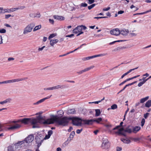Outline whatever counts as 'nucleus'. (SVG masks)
<instances>
[{
    "label": "nucleus",
    "mask_w": 151,
    "mask_h": 151,
    "mask_svg": "<svg viewBox=\"0 0 151 151\" xmlns=\"http://www.w3.org/2000/svg\"><path fill=\"white\" fill-rule=\"evenodd\" d=\"M96 4H93L92 5L88 6V8L89 10H90L92 9L93 8L95 5Z\"/></svg>",
    "instance_id": "obj_39"
},
{
    "label": "nucleus",
    "mask_w": 151,
    "mask_h": 151,
    "mask_svg": "<svg viewBox=\"0 0 151 151\" xmlns=\"http://www.w3.org/2000/svg\"><path fill=\"white\" fill-rule=\"evenodd\" d=\"M10 83V80H7L5 81H2V84Z\"/></svg>",
    "instance_id": "obj_48"
},
{
    "label": "nucleus",
    "mask_w": 151,
    "mask_h": 151,
    "mask_svg": "<svg viewBox=\"0 0 151 151\" xmlns=\"http://www.w3.org/2000/svg\"><path fill=\"white\" fill-rule=\"evenodd\" d=\"M150 115V114L148 113H147L144 114V117L145 119H147Z\"/></svg>",
    "instance_id": "obj_42"
},
{
    "label": "nucleus",
    "mask_w": 151,
    "mask_h": 151,
    "mask_svg": "<svg viewBox=\"0 0 151 151\" xmlns=\"http://www.w3.org/2000/svg\"><path fill=\"white\" fill-rule=\"evenodd\" d=\"M150 12V10H147V11H146L144 12H142V14H145L147 13H148V12Z\"/></svg>",
    "instance_id": "obj_59"
},
{
    "label": "nucleus",
    "mask_w": 151,
    "mask_h": 151,
    "mask_svg": "<svg viewBox=\"0 0 151 151\" xmlns=\"http://www.w3.org/2000/svg\"><path fill=\"white\" fill-rule=\"evenodd\" d=\"M123 123V122H121L120 123L119 125L116 126L115 127H114V128L113 129V130H115L116 129H118L119 128H120V127H121V126H122Z\"/></svg>",
    "instance_id": "obj_27"
},
{
    "label": "nucleus",
    "mask_w": 151,
    "mask_h": 151,
    "mask_svg": "<svg viewBox=\"0 0 151 151\" xmlns=\"http://www.w3.org/2000/svg\"><path fill=\"white\" fill-rule=\"evenodd\" d=\"M6 32V30L4 29H0V33H4Z\"/></svg>",
    "instance_id": "obj_44"
},
{
    "label": "nucleus",
    "mask_w": 151,
    "mask_h": 151,
    "mask_svg": "<svg viewBox=\"0 0 151 151\" xmlns=\"http://www.w3.org/2000/svg\"><path fill=\"white\" fill-rule=\"evenodd\" d=\"M145 106L147 108H149L151 106V100H148L146 102Z\"/></svg>",
    "instance_id": "obj_21"
},
{
    "label": "nucleus",
    "mask_w": 151,
    "mask_h": 151,
    "mask_svg": "<svg viewBox=\"0 0 151 151\" xmlns=\"http://www.w3.org/2000/svg\"><path fill=\"white\" fill-rule=\"evenodd\" d=\"M24 143V141H19L17 143H15L13 145L14 146V148L17 151H19L20 150L21 145Z\"/></svg>",
    "instance_id": "obj_10"
},
{
    "label": "nucleus",
    "mask_w": 151,
    "mask_h": 151,
    "mask_svg": "<svg viewBox=\"0 0 151 151\" xmlns=\"http://www.w3.org/2000/svg\"><path fill=\"white\" fill-rule=\"evenodd\" d=\"M56 35L54 33L50 35L48 37V38L49 39H50L52 38L55 37Z\"/></svg>",
    "instance_id": "obj_38"
},
{
    "label": "nucleus",
    "mask_w": 151,
    "mask_h": 151,
    "mask_svg": "<svg viewBox=\"0 0 151 151\" xmlns=\"http://www.w3.org/2000/svg\"><path fill=\"white\" fill-rule=\"evenodd\" d=\"M149 96H147L145 98L141 99L140 100V103H144L149 99Z\"/></svg>",
    "instance_id": "obj_22"
},
{
    "label": "nucleus",
    "mask_w": 151,
    "mask_h": 151,
    "mask_svg": "<svg viewBox=\"0 0 151 151\" xmlns=\"http://www.w3.org/2000/svg\"><path fill=\"white\" fill-rule=\"evenodd\" d=\"M145 122V119L143 118L142 119L141 122V125L142 127H143L144 124Z\"/></svg>",
    "instance_id": "obj_35"
},
{
    "label": "nucleus",
    "mask_w": 151,
    "mask_h": 151,
    "mask_svg": "<svg viewBox=\"0 0 151 151\" xmlns=\"http://www.w3.org/2000/svg\"><path fill=\"white\" fill-rule=\"evenodd\" d=\"M145 83V81H142V82H140L138 84V86L139 87H140L142 86Z\"/></svg>",
    "instance_id": "obj_43"
},
{
    "label": "nucleus",
    "mask_w": 151,
    "mask_h": 151,
    "mask_svg": "<svg viewBox=\"0 0 151 151\" xmlns=\"http://www.w3.org/2000/svg\"><path fill=\"white\" fill-rule=\"evenodd\" d=\"M13 11H14V10H12L11 9H3L4 14L5 13H6V12L9 13V12H13Z\"/></svg>",
    "instance_id": "obj_26"
},
{
    "label": "nucleus",
    "mask_w": 151,
    "mask_h": 151,
    "mask_svg": "<svg viewBox=\"0 0 151 151\" xmlns=\"http://www.w3.org/2000/svg\"><path fill=\"white\" fill-rule=\"evenodd\" d=\"M76 113V111L74 109H71L69 110L68 111V114H73Z\"/></svg>",
    "instance_id": "obj_23"
},
{
    "label": "nucleus",
    "mask_w": 151,
    "mask_h": 151,
    "mask_svg": "<svg viewBox=\"0 0 151 151\" xmlns=\"http://www.w3.org/2000/svg\"><path fill=\"white\" fill-rule=\"evenodd\" d=\"M41 28V25H39L37 26H36L33 29V31L35 32L36 31V30L40 29Z\"/></svg>",
    "instance_id": "obj_33"
},
{
    "label": "nucleus",
    "mask_w": 151,
    "mask_h": 151,
    "mask_svg": "<svg viewBox=\"0 0 151 151\" xmlns=\"http://www.w3.org/2000/svg\"><path fill=\"white\" fill-rule=\"evenodd\" d=\"M75 135V132L74 131H72L70 134V139L71 138L72 139H73Z\"/></svg>",
    "instance_id": "obj_34"
},
{
    "label": "nucleus",
    "mask_w": 151,
    "mask_h": 151,
    "mask_svg": "<svg viewBox=\"0 0 151 151\" xmlns=\"http://www.w3.org/2000/svg\"><path fill=\"white\" fill-rule=\"evenodd\" d=\"M41 16V15L40 13H37L36 14V15L34 16V17H40Z\"/></svg>",
    "instance_id": "obj_57"
},
{
    "label": "nucleus",
    "mask_w": 151,
    "mask_h": 151,
    "mask_svg": "<svg viewBox=\"0 0 151 151\" xmlns=\"http://www.w3.org/2000/svg\"><path fill=\"white\" fill-rule=\"evenodd\" d=\"M43 138L40 135H38L35 138L36 143L37 144V147L39 148L41 145Z\"/></svg>",
    "instance_id": "obj_6"
},
{
    "label": "nucleus",
    "mask_w": 151,
    "mask_h": 151,
    "mask_svg": "<svg viewBox=\"0 0 151 151\" xmlns=\"http://www.w3.org/2000/svg\"><path fill=\"white\" fill-rule=\"evenodd\" d=\"M137 81H135L134 82H133L132 83H129L128 84H127L125 86L126 87H127V86H131V85L134 84H135V83H137Z\"/></svg>",
    "instance_id": "obj_37"
},
{
    "label": "nucleus",
    "mask_w": 151,
    "mask_h": 151,
    "mask_svg": "<svg viewBox=\"0 0 151 151\" xmlns=\"http://www.w3.org/2000/svg\"><path fill=\"white\" fill-rule=\"evenodd\" d=\"M27 79V78L26 77V78H17V79H12V80H10V83L22 81L25 80L26 79Z\"/></svg>",
    "instance_id": "obj_14"
},
{
    "label": "nucleus",
    "mask_w": 151,
    "mask_h": 151,
    "mask_svg": "<svg viewBox=\"0 0 151 151\" xmlns=\"http://www.w3.org/2000/svg\"><path fill=\"white\" fill-rule=\"evenodd\" d=\"M110 147V143L107 140H103L101 145V147L103 149H106Z\"/></svg>",
    "instance_id": "obj_7"
},
{
    "label": "nucleus",
    "mask_w": 151,
    "mask_h": 151,
    "mask_svg": "<svg viewBox=\"0 0 151 151\" xmlns=\"http://www.w3.org/2000/svg\"><path fill=\"white\" fill-rule=\"evenodd\" d=\"M110 32L111 35L115 36H118L120 34V30L118 28L114 29L111 30Z\"/></svg>",
    "instance_id": "obj_11"
},
{
    "label": "nucleus",
    "mask_w": 151,
    "mask_h": 151,
    "mask_svg": "<svg viewBox=\"0 0 151 151\" xmlns=\"http://www.w3.org/2000/svg\"><path fill=\"white\" fill-rule=\"evenodd\" d=\"M87 6V4L86 3H82L81 4V6L82 7H86Z\"/></svg>",
    "instance_id": "obj_51"
},
{
    "label": "nucleus",
    "mask_w": 151,
    "mask_h": 151,
    "mask_svg": "<svg viewBox=\"0 0 151 151\" xmlns=\"http://www.w3.org/2000/svg\"><path fill=\"white\" fill-rule=\"evenodd\" d=\"M18 8H19V9H23L25 8V6H19L18 7Z\"/></svg>",
    "instance_id": "obj_58"
},
{
    "label": "nucleus",
    "mask_w": 151,
    "mask_h": 151,
    "mask_svg": "<svg viewBox=\"0 0 151 151\" xmlns=\"http://www.w3.org/2000/svg\"><path fill=\"white\" fill-rule=\"evenodd\" d=\"M120 34L124 36H126L128 35L129 33V31L128 30H120Z\"/></svg>",
    "instance_id": "obj_18"
},
{
    "label": "nucleus",
    "mask_w": 151,
    "mask_h": 151,
    "mask_svg": "<svg viewBox=\"0 0 151 151\" xmlns=\"http://www.w3.org/2000/svg\"><path fill=\"white\" fill-rule=\"evenodd\" d=\"M11 99L9 98L2 101H0V104L3 105L8 103H10L12 101Z\"/></svg>",
    "instance_id": "obj_19"
},
{
    "label": "nucleus",
    "mask_w": 151,
    "mask_h": 151,
    "mask_svg": "<svg viewBox=\"0 0 151 151\" xmlns=\"http://www.w3.org/2000/svg\"><path fill=\"white\" fill-rule=\"evenodd\" d=\"M35 26V23L33 22L31 23L28 24L24 28L23 31V34H26L31 32Z\"/></svg>",
    "instance_id": "obj_5"
},
{
    "label": "nucleus",
    "mask_w": 151,
    "mask_h": 151,
    "mask_svg": "<svg viewBox=\"0 0 151 151\" xmlns=\"http://www.w3.org/2000/svg\"><path fill=\"white\" fill-rule=\"evenodd\" d=\"M51 96H52V95H50V96H48L46 97H45L44 98L41 99L39 101L37 102H36L34 103L33 104L34 105L39 104H40L44 102L46 100L50 99L51 97Z\"/></svg>",
    "instance_id": "obj_13"
},
{
    "label": "nucleus",
    "mask_w": 151,
    "mask_h": 151,
    "mask_svg": "<svg viewBox=\"0 0 151 151\" xmlns=\"http://www.w3.org/2000/svg\"><path fill=\"white\" fill-rule=\"evenodd\" d=\"M34 139V137L33 134H31L27 137L25 139L23 140L24 143L26 142L27 143H29L31 142Z\"/></svg>",
    "instance_id": "obj_9"
},
{
    "label": "nucleus",
    "mask_w": 151,
    "mask_h": 151,
    "mask_svg": "<svg viewBox=\"0 0 151 151\" xmlns=\"http://www.w3.org/2000/svg\"><path fill=\"white\" fill-rule=\"evenodd\" d=\"M102 120V119L101 118H98L96 119H93V122H96L98 123H99V122L101 121Z\"/></svg>",
    "instance_id": "obj_30"
},
{
    "label": "nucleus",
    "mask_w": 151,
    "mask_h": 151,
    "mask_svg": "<svg viewBox=\"0 0 151 151\" xmlns=\"http://www.w3.org/2000/svg\"><path fill=\"white\" fill-rule=\"evenodd\" d=\"M94 58V55H93L91 56L88 57H87L83 58H82V60L83 61H86L92 59Z\"/></svg>",
    "instance_id": "obj_25"
},
{
    "label": "nucleus",
    "mask_w": 151,
    "mask_h": 151,
    "mask_svg": "<svg viewBox=\"0 0 151 151\" xmlns=\"http://www.w3.org/2000/svg\"><path fill=\"white\" fill-rule=\"evenodd\" d=\"M94 67V66H90L89 67L87 68L84 69V72H86V71H88V70H89L93 68Z\"/></svg>",
    "instance_id": "obj_32"
},
{
    "label": "nucleus",
    "mask_w": 151,
    "mask_h": 151,
    "mask_svg": "<svg viewBox=\"0 0 151 151\" xmlns=\"http://www.w3.org/2000/svg\"><path fill=\"white\" fill-rule=\"evenodd\" d=\"M53 17L55 19L60 21L63 20L65 19L64 17L61 16L54 15L53 16Z\"/></svg>",
    "instance_id": "obj_16"
},
{
    "label": "nucleus",
    "mask_w": 151,
    "mask_h": 151,
    "mask_svg": "<svg viewBox=\"0 0 151 151\" xmlns=\"http://www.w3.org/2000/svg\"><path fill=\"white\" fill-rule=\"evenodd\" d=\"M122 150V148L118 147H116V151H121Z\"/></svg>",
    "instance_id": "obj_55"
},
{
    "label": "nucleus",
    "mask_w": 151,
    "mask_h": 151,
    "mask_svg": "<svg viewBox=\"0 0 151 151\" xmlns=\"http://www.w3.org/2000/svg\"><path fill=\"white\" fill-rule=\"evenodd\" d=\"M117 107V106L116 104H114L112 105L111 106V109H116Z\"/></svg>",
    "instance_id": "obj_36"
},
{
    "label": "nucleus",
    "mask_w": 151,
    "mask_h": 151,
    "mask_svg": "<svg viewBox=\"0 0 151 151\" xmlns=\"http://www.w3.org/2000/svg\"><path fill=\"white\" fill-rule=\"evenodd\" d=\"M107 53H102V54H99L98 55H94V58H95L98 57H101V56H105V55H107Z\"/></svg>",
    "instance_id": "obj_28"
},
{
    "label": "nucleus",
    "mask_w": 151,
    "mask_h": 151,
    "mask_svg": "<svg viewBox=\"0 0 151 151\" xmlns=\"http://www.w3.org/2000/svg\"><path fill=\"white\" fill-rule=\"evenodd\" d=\"M82 121L84 122V124L87 125L92 124L93 122V119H91L90 120H85L82 119Z\"/></svg>",
    "instance_id": "obj_12"
},
{
    "label": "nucleus",
    "mask_w": 151,
    "mask_h": 151,
    "mask_svg": "<svg viewBox=\"0 0 151 151\" xmlns=\"http://www.w3.org/2000/svg\"><path fill=\"white\" fill-rule=\"evenodd\" d=\"M45 47V46H43L41 48H39L38 49V50L39 51H41Z\"/></svg>",
    "instance_id": "obj_62"
},
{
    "label": "nucleus",
    "mask_w": 151,
    "mask_h": 151,
    "mask_svg": "<svg viewBox=\"0 0 151 151\" xmlns=\"http://www.w3.org/2000/svg\"><path fill=\"white\" fill-rule=\"evenodd\" d=\"M0 14H4L3 7H0Z\"/></svg>",
    "instance_id": "obj_56"
},
{
    "label": "nucleus",
    "mask_w": 151,
    "mask_h": 151,
    "mask_svg": "<svg viewBox=\"0 0 151 151\" xmlns=\"http://www.w3.org/2000/svg\"><path fill=\"white\" fill-rule=\"evenodd\" d=\"M124 11L122 10H120L118 12V14H122L124 13Z\"/></svg>",
    "instance_id": "obj_60"
},
{
    "label": "nucleus",
    "mask_w": 151,
    "mask_h": 151,
    "mask_svg": "<svg viewBox=\"0 0 151 151\" xmlns=\"http://www.w3.org/2000/svg\"><path fill=\"white\" fill-rule=\"evenodd\" d=\"M138 68V67H137V68H133V69H131L130 70H129L127 72V74H129V73H130L132 71L134 70H135L137 69Z\"/></svg>",
    "instance_id": "obj_41"
},
{
    "label": "nucleus",
    "mask_w": 151,
    "mask_h": 151,
    "mask_svg": "<svg viewBox=\"0 0 151 151\" xmlns=\"http://www.w3.org/2000/svg\"><path fill=\"white\" fill-rule=\"evenodd\" d=\"M73 32L76 34H78L77 35V36L83 33V32L82 31L81 27L79 26H78L73 30Z\"/></svg>",
    "instance_id": "obj_8"
},
{
    "label": "nucleus",
    "mask_w": 151,
    "mask_h": 151,
    "mask_svg": "<svg viewBox=\"0 0 151 151\" xmlns=\"http://www.w3.org/2000/svg\"><path fill=\"white\" fill-rule=\"evenodd\" d=\"M14 58H11V57H10L9 58H8V60L9 61H11V60H14Z\"/></svg>",
    "instance_id": "obj_64"
},
{
    "label": "nucleus",
    "mask_w": 151,
    "mask_h": 151,
    "mask_svg": "<svg viewBox=\"0 0 151 151\" xmlns=\"http://www.w3.org/2000/svg\"><path fill=\"white\" fill-rule=\"evenodd\" d=\"M58 41L59 40L58 39H53L51 40L50 41V44L51 46H53L54 44L58 42Z\"/></svg>",
    "instance_id": "obj_20"
},
{
    "label": "nucleus",
    "mask_w": 151,
    "mask_h": 151,
    "mask_svg": "<svg viewBox=\"0 0 151 151\" xmlns=\"http://www.w3.org/2000/svg\"><path fill=\"white\" fill-rule=\"evenodd\" d=\"M73 128L72 127H70L69 128L68 130V132H70L73 129Z\"/></svg>",
    "instance_id": "obj_63"
},
{
    "label": "nucleus",
    "mask_w": 151,
    "mask_h": 151,
    "mask_svg": "<svg viewBox=\"0 0 151 151\" xmlns=\"http://www.w3.org/2000/svg\"><path fill=\"white\" fill-rule=\"evenodd\" d=\"M124 131V129L123 127H122L119 129L118 131L116 132H115L116 134H117L118 135H122L124 136H126V134L124 132H122V131Z\"/></svg>",
    "instance_id": "obj_15"
},
{
    "label": "nucleus",
    "mask_w": 151,
    "mask_h": 151,
    "mask_svg": "<svg viewBox=\"0 0 151 151\" xmlns=\"http://www.w3.org/2000/svg\"><path fill=\"white\" fill-rule=\"evenodd\" d=\"M84 72H85L84 70H81L80 71H79V72H77V73L79 75H81Z\"/></svg>",
    "instance_id": "obj_46"
},
{
    "label": "nucleus",
    "mask_w": 151,
    "mask_h": 151,
    "mask_svg": "<svg viewBox=\"0 0 151 151\" xmlns=\"http://www.w3.org/2000/svg\"><path fill=\"white\" fill-rule=\"evenodd\" d=\"M11 16H12L11 14H9L5 15V18L6 19H8Z\"/></svg>",
    "instance_id": "obj_53"
},
{
    "label": "nucleus",
    "mask_w": 151,
    "mask_h": 151,
    "mask_svg": "<svg viewBox=\"0 0 151 151\" xmlns=\"http://www.w3.org/2000/svg\"><path fill=\"white\" fill-rule=\"evenodd\" d=\"M74 35L73 34H71L70 35H66V37H73Z\"/></svg>",
    "instance_id": "obj_61"
},
{
    "label": "nucleus",
    "mask_w": 151,
    "mask_h": 151,
    "mask_svg": "<svg viewBox=\"0 0 151 151\" xmlns=\"http://www.w3.org/2000/svg\"><path fill=\"white\" fill-rule=\"evenodd\" d=\"M110 9V7H108L106 8H104L103 9V11H107Z\"/></svg>",
    "instance_id": "obj_49"
},
{
    "label": "nucleus",
    "mask_w": 151,
    "mask_h": 151,
    "mask_svg": "<svg viewBox=\"0 0 151 151\" xmlns=\"http://www.w3.org/2000/svg\"><path fill=\"white\" fill-rule=\"evenodd\" d=\"M30 118H25L23 119H19L16 121H12L10 122V123H13L14 125L9 127L7 128L8 130H14L18 129L21 127L20 122L24 124H28L30 123Z\"/></svg>",
    "instance_id": "obj_2"
},
{
    "label": "nucleus",
    "mask_w": 151,
    "mask_h": 151,
    "mask_svg": "<svg viewBox=\"0 0 151 151\" xmlns=\"http://www.w3.org/2000/svg\"><path fill=\"white\" fill-rule=\"evenodd\" d=\"M79 26H80L81 27L82 30V29L85 30L86 29V27L85 26H83V25Z\"/></svg>",
    "instance_id": "obj_47"
},
{
    "label": "nucleus",
    "mask_w": 151,
    "mask_h": 151,
    "mask_svg": "<svg viewBox=\"0 0 151 151\" xmlns=\"http://www.w3.org/2000/svg\"><path fill=\"white\" fill-rule=\"evenodd\" d=\"M57 89L59 88L63 89L66 88L65 85H58L57 86Z\"/></svg>",
    "instance_id": "obj_31"
},
{
    "label": "nucleus",
    "mask_w": 151,
    "mask_h": 151,
    "mask_svg": "<svg viewBox=\"0 0 151 151\" xmlns=\"http://www.w3.org/2000/svg\"><path fill=\"white\" fill-rule=\"evenodd\" d=\"M71 119H70V121H72V123L73 125L77 126H81L82 125L81 122L82 119L81 118L78 117H70Z\"/></svg>",
    "instance_id": "obj_4"
},
{
    "label": "nucleus",
    "mask_w": 151,
    "mask_h": 151,
    "mask_svg": "<svg viewBox=\"0 0 151 151\" xmlns=\"http://www.w3.org/2000/svg\"><path fill=\"white\" fill-rule=\"evenodd\" d=\"M72 139H70V140H69V139H68L64 143V144L65 145V146L67 145L69 143L70 141Z\"/></svg>",
    "instance_id": "obj_40"
},
{
    "label": "nucleus",
    "mask_w": 151,
    "mask_h": 151,
    "mask_svg": "<svg viewBox=\"0 0 151 151\" xmlns=\"http://www.w3.org/2000/svg\"><path fill=\"white\" fill-rule=\"evenodd\" d=\"M125 132H127L129 133H131L133 132L132 128H130L129 127L125 129L124 130Z\"/></svg>",
    "instance_id": "obj_24"
},
{
    "label": "nucleus",
    "mask_w": 151,
    "mask_h": 151,
    "mask_svg": "<svg viewBox=\"0 0 151 151\" xmlns=\"http://www.w3.org/2000/svg\"><path fill=\"white\" fill-rule=\"evenodd\" d=\"M30 123L33 125L32 128H38L39 127L38 123L49 124V119H45L42 117L39 116L36 118H31Z\"/></svg>",
    "instance_id": "obj_3"
},
{
    "label": "nucleus",
    "mask_w": 151,
    "mask_h": 151,
    "mask_svg": "<svg viewBox=\"0 0 151 151\" xmlns=\"http://www.w3.org/2000/svg\"><path fill=\"white\" fill-rule=\"evenodd\" d=\"M53 131L52 130H50L47 132V134H48V136H50L52 134Z\"/></svg>",
    "instance_id": "obj_45"
},
{
    "label": "nucleus",
    "mask_w": 151,
    "mask_h": 151,
    "mask_svg": "<svg viewBox=\"0 0 151 151\" xmlns=\"http://www.w3.org/2000/svg\"><path fill=\"white\" fill-rule=\"evenodd\" d=\"M105 126L107 128L111 127H112L111 125L109 123L108 124H106L105 125Z\"/></svg>",
    "instance_id": "obj_54"
},
{
    "label": "nucleus",
    "mask_w": 151,
    "mask_h": 151,
    "mask_svg": "<svg viewBox=\"0 0 151 151\" xmlns=\"http://www.w3.org/2000/svg\"><path fill=\"white\" fill-rule=\"evenodd\" d=\"M141 129V127L138 126H135L132 127L133 132L136 133L139 132Z\"/></svg>",
    "instance_id": "obj_17"
},
{
    "label": "nucleus",
    "mask_w": 151,
    "mask_h": 151,
    "mask_svg": "<svg viewBox=\"0 0 151 151\" xmlns=\"http://www.w3.org/2000/svg\"><path fill=\"white\" fill-rule=\"evenodd\" d=\"M82 130H83L82 129H77L76 130V132L77 134H80L81 132L82 131Z\"/></svg>",
    "instance_id": "obj_52"
},
{
    "label": "nucleus",
    "mask_w": 151,
    "mask_h": 151,
    "mask_svg": "<svg viewBox=\"0 0 151 151\" xmlns=\"http://www.w3.org/2000/svg\"><path fill=\"white\" fill-rule=\"evenodd\" d=\"M70 119H71L70 117L64 116L60 118L57 115H52L51 117L49 119V124L55 123L59 125L63 126H67Z\"/></svg>",
    "instance_id": "obj_1"
},
{
    "label": "nucleus",
    "mask_w": 151,
    "mask_h": 151,
    "mask_svg": "<svg viewBox=\"0 0 151 151\" xmlns=\"http://www.w3.org/2000/svg\"><path fill=\"white\" fill-rule=\"evenodd\" d=\"M96 111L95 116H98L100 115V111L99 109H96L95 110Z\"/></svg>",
    "instance_id": "obj_29"
},
{
    "label": "nucleus",
    "mask_w": 151,
    "mask_h": 151,
    "mask_svg": "<svg viewBox=\"0 0 151 151\" xmlns=\"http://www.w3.org/2000/svg\"><path fill=\"white\" fill-rule=\"evenodd\" d=\"M49 22L51 24H53L54 23V21L53 19H49Z\"/></svg>",
    "instance_id": "obj_50"
}]
</instances>
